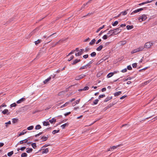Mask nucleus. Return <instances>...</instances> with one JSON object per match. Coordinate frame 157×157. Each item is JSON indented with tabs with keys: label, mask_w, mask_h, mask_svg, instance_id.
Masks as SVG:
<instances>
[{
	"label": "nucleus",
	"mask_w": 157,
	"mask_h": 157,
	"mask_svg": "<svg viewBox=\"0 0 157 157\" xmlns=\"http://www.w3.org/2000/svg\"><path fill=\"white\" fill-rule=\"evenodd\" d=\"M112 32H113V30H110L109 32L108 33H107L108 35H110L112 33Z\"/></svg>",
	"instance_id": "obj_46"
},
{
	"label": "nucleus",
	"mask_w": 157,
	"mask_h": 157,
	"mask_svg": "<svg viewBox=\"0 0 157 157\" xmlns=\"http://www.w3.org/2000/svg\"><path fill=\"white\" fill-rule=\"evenodd\" d=\"M112 98V97H108L104 100V102H107Z\"/></svg>",
	"instance_id": "obj_14"
},
{
	"label": "nucleus",
	"mask_w": 157,
	"mask_h": 157,
	"mask_svg": "<svg viewBox=\"0 0 157 157\" xmlns=\"http://www.w3.org/2000/svg\"><path fill=\"white\" fill-rule=\"evenodd\" d=\"M127 71V69L126 68H125L124 69L122 70L121 71V72L123 73H124L126 72Z\"/></svg>",
	"instance_id": "obj_52"
},
{
	"label": "nucleus",
	"mask_w": 157,
	"mask_h": 157,
	"mask_svg": "<svg viewBox=\"0 0 157 157\" xmlns=\"http://www.w3.org/2000/svg\"><path fill=\"white\" fill-rule=\"evenodd\" d=\"M86 68H87V67L85 65H84V66H83L81 67L80 68L79 70H81V69H86Z\"/></svg>",
	"instance_id": "obj_48"
},
{
	"label": "nucleus",
	"mask_w": 157,
	"mask_h": 157,
	"mask_svg": "<svg viewBox=\"0 0 157 157\" xmlns=\"http://www.w3.org/2000/svg\"><path fill=\"white\" fill-rule=\"evenodd\" d=\"M56 120L54 118H52V119L50 120L49 121L51 124H53L56 122Z\"/></svg>",
	"instance_id": "obj_19"
},
{
	"label": "nucleus",
	"mask_w": 157,
	"mask_h": 157,
	"mask_svg": "<svg viewBox=\"0 0 157 157\" xmlns=\"http://www.w3.org/2000/svg\"><path fill=\"white\" fill-rule=\"evenodd\" d=\"M108 37V35H104L103 36L102 38L104 40H106L107 39Z\"/></svg>",
	"instance_id": "obj_42"
},
{
	"label": "nucleus",
	"mask_w": 157,
	"mask_h": 157,
	"mask_svg": "<svg viewBox=\"0 0 157 157\" xmlns=\"http://www.w3.org/2000/svg\"><path fill=\"white\" fill-rule=\"evenodd\" d=\"M138 52V51L137 49V48H136L134 50H132L131 52V54H133L134 53H136L137 52Z\"/></svg>",
	"instance_id": "obj_30"
},
{
	"label": "nucleus",
	"mask_w": 157,
	"mask_h": 157,
	"mask_svg": "<svg viewBox=\"0 0 157 157\" xmlns=\"http://www.w3.org/2000/svg\"><path fill=\"white\" fill-rule=\"evenodd\" d=\"M96 40L95 39H93L90 42L89 44L90 45H92L94 44L96 42Z\"/></svg>",
	"instance_id": "obj_11"
},
{
	"label": "nucleus",
	"mask_w": 157,
	"mask_h": 157,
	"mask_svg": "<svg viewBox=\"0 0 157 157\" xmlns=\"http://www.w3.org/2000/svg\"><path fill=\"white\" fill-rule=\"evenodd\" d=\"M84 51V49H80L79 50V51L78 52V53H76L75 56H80L83 53Z\"/></svg>",
	"instance_id": "obj_5"
},
{
	"label": "nucleus",
	"mask_w": 157,
	"mask_h": 157,
	"mask_svg": "<svg viewBox=\"0 0 157 157\" xmlns=\"http://www.w3.org/2000/svg\"><path fill=\"white\" fill-rule=\"evenodd\" d=\"M71 112H67V113L64 114V116L66 117L67 116V115H68L69 114H71Z\"/></svg>",
	"instance_id": "obj_59"
},
{
	"label": "nucleus",
	"mask_w": 157,
	"mask_h": 157,
	"mask_svg": "<svg viewBox=\"0 0 157 157\" xmlns=\"http://www.w3.org/2000/svg\"><path fill=\"white\" fill-rule=\"evenodd\" d=\"M88 57V54H86V55H84L83 56V57L85 59H86V58H87Z\"/></svg>",
	"instance_id": "obj_58"
},
{
	"label": "nucleus",
	"mask_w": 157,
	"mask_h": 157,
	"mask_svg": "<svg viewBox=\"0 0 157 157\" xmlns=\"http://www.w3.org/2000/svg\"><path fill=\"white\" fill-rule=\"evenodd\" d=\"M147 18V17L145 14H143L142 16L139 17L138 18V19L140 22L144 21Z\"/></svg>",
	"instance_id": "obj_2"
},
{
	"label": "nucleus",
	"mask_w": 157,
	"mask_h": 157,
	"mask_svg": "<svg viewBox=\"0 0 157 157\" xmlns=\"http://www.w3.org/2000/svg\"><path fill=\"white\" fill-rule=\"evenodd\" d=\"M70 104V102H69L68 101L66 102L65 104L64 105H62L61 106L60 108H62L63 107L65 106H66Z\"/></svg>",
	"instance_id": "obj_24"
},
{
	"label": "nucleus",
	"mask_w": 157,
	"mask_h": 157,
	"mask_svg": "<svg viewBox=\"0 0 157 157\" xmlns=\"http://www.w3.org/2000/svg\"><path fill=\"white\" fill-rule=\"evenodd\" d=\"M41 42V40H38L37 41H35V44L36 45H37L38 44L40 43Z\"/></svg>",
	"instance_id": "obj_29"
},
{
	"label": "nucleus",
	"mask_w": 157,
	"mask_h": 157,
	"mask_svg": "<svg viewBox=\"0 0 157 157\" xmlns=\"http://www.w3.org/2000/svg\"><path fill=\"white\" fill-rule=\"evenodd\" d=\"M121 145V144H119L117 146H113L112 147H111V150L112 151H113L114 149L117 148V147H120Z\"/></svg>",
	"instance_id": "obj_15"
},
{
	"label": "nucleus",
	"mask_w": 157,
	"mask_h": 157,
	"mask_svg": "<svg viewBox=\"0 0 157 157\" xmlns=\"http://www.w3.org/2000/svg\"><path fill=\"white\" fill-rule=\"evenodd\" d=\"M2 113L4 114H9V110L7 109H5L4 110L2 111Z\"/></svg>",
	"instance_id": "obj_10"
},
{
	"label": "nucleus",
	"mask_w": 157,
	"mask_h": 157,
	"mask_svg": "<svg viewBox=\"0 0 157 157\" xmlns=\"http://www.w3.org/2000/svg\"><path fill=\"white\" fill-rule=\"evenodd\" d=\"M121 94V91H119L114 94V95L115 96H117L120 95Z\"/></svg>",
	"instance_id": "obj_17"
},
{
	"label": "nucleus",
	"mask_w": 157,
	"mask_h": 157,
	"mask_svg": "<svg viewBox=\"0 0 157 157\" xmlns=\"http://www.w3.org/2000/svg\"><path fill=\"white\" fill-rule=\"evenodd\" d=\"M113 75V73L110 72L109 73L107 76V78H109L112 76Z\"/></svg>",
	"instance_id": "obj_22"
},
{
	"label": "nucleus",
	"mask_w": 157,
	"mask_h": 157,
	"mask_svg": "<svg viewBox=\"0 0 157 157\" xmlns=\"http://www.w3.org/2000/svg\"><path fill=\"white\" fill-rule=\"evenodd\" d=\"M127 69L129 70H131L132 69V67L131 65H128L127 67Z\"/></svg>",
	"instance_id": "obj_50"
},
{
	"label": "nucleus",
	"mask_w": 157,
	"mask_h": 157,
	"mask_svg": "<svg viewBox=\"0 0 157 157\" xmlns=\"http://www.w3.org/2000/svg\"><path fill=\"white\" fill-rule=\"evenodd\" d=\"M48 152V148H46L45 149H44L43 151H42V154H46Z\"/></svg>",
	"instance_id": "obj_12"
},
{
	"label": "nucleus",
	"mask_w": 157,
	"mask_h": 157,
	"mask_svg": "<svg viewBox=\"0 0 157 157\" xmlns=\"http://www.w3.org/2000/svg\"><path fill=\"white\" fill-rule=\"evenodd\" d=\"M11 124V121H9L8 122H6L5 124H6V127H8V124Z\"/></svg>",
	"instance_id": "obj_44"
},
{
	"label": "nucleus",
	"mask_w": 157,
	"mask_h": 157,
	"mask_svg": "<svg viewBox=\"0 0 157 157\" xmlns=\"http://www.w3.org/2000/svg\"><path fill=\"white\" fill-rule=\"evenodd\" d=\"M31 145L33 147L34 149L36 148L37 147L36 143H35L32 144Z\"/></svg>",
	"instance_id": "obj_35"
},
{
	"label": "nucleus",
	"mask_w": 157,
	"mask_h": 157,
	"mask_svg": "<svg viewBox=\"0 0 157 157\" xmlns=\"http://www.w3.org/2000/svg\"><path fill=\"white\" fill-rule=\"evenodd\" d=\"M89 89V87L88 86H85L83 88L82 90H88Z\"/></svg>",
	"instance_id": "obj_47"
},
{
	"label": "nucleus",
	"mask_w": 157,
	"mask_h": 157,
	"mask_svg": "<svg viewBox=\"0 0 157 157\" xmlns=\"http://www.w3.org/2000/svg\"><path fill=\"white\" fill-rule=\"evenodd\" d=\"M92 0H89V1L87 2L86 3V4H83L82 8H84L86 5H87Z\"/></svg>",
	"instance_id": "obj_41"
},
{
	"label": "nucleus",
	"mask_w": 157,
	"mask_h": 157,
	"mask_svg": "<svg viewBox=\"0 0 157 157\" xmlns=\"http://www.w3.org/2000/svg\"><path fill=\"white\" fill-rule=\"evenodd\" d=\"M106 90V88L105 87L102 88L101 90V91L102 92H104V91H105Z\"/></svg>",
	"instance_id": "obj_64"
},
{
	"label": "nucleus",
	"mask_w": 157,
	"mask_h": 157,
	"mask_svg": "<svg viewBox=\"0 0 157 157\" xmlns=\"http://www.w3.org/2000/svg\"><path fill=\"white\" fill-rule=\"evenodd\" d=\"M55 75H51L50 77H48L47 79H46L44 81V84H46L52 78H55Z\"/></svg>",
	"instance_id": "obj_4"
},
{
	"label": "nucleus",
	"mask_w": 157,
	"mask_h": 157,
	"mask_svg": "<svg viewBox=\"0 0 157 157\" xmlns=\"http://www.w3.org/2000/svg\"><path fill=\"white\" fill-rule=\"evenodd\" d=\"M43 124L44 126H47L49 125L50 124L48 121L46 122L45 121H44L43 122Z\"/></svg>",
	"instance_id": "obj_23"
},
{
	"label": "nucleus",
	"mask_w": 157,
	"mask_h": 157,
	"mask_svg": "<svg viewBox=\"0 0 157 157\" xmlns=\"http://www.w3.org/2000/svg\"><path fill=\"white\" fill-rule=\"evenodd\" d=\"M27 132V130L25 129L23 131L21 132H20V136L24 135L25 133H26Z\"/></svg>",
	"instance_id": "obj_28"
},
{
	"label": "nucleus",
	"mask_w": 157,
	"mask_h": 157,
	"mask_svg": "<svg viewBox=\"0 0 157 157\" xmlns=\"http://www.w3.org/2000/svg\"><path fill=\"white\" fill-rule=\"evenodd\" d=\"M153 44V43L152 42H147L144 45V48H150Z\"/></svg>",
	"instance_id": "obj_3"
},
{
	"label": "nucleus",
	"mask_w": 157,
	"mask_h": 157,
	"mask_svg": "<svg viewBox=\"0 0 157 157\" xmlns=\"http://www.w3.org/2000/svg\"><path fill=\"white\" fill-rule=\"evenodd\" d=\"M26 150V152L28 153H30L33 150L32 148H27Z\"/></svg>",
	"instance_id": "obj_26"
},
{
	"label": "nucleus",
	"mask_w": 157,
	"mask_h": 157,
	"mask_svg": "<svg viewBox=\"0 0 157 157\" xmlns=\"http://www.w3.org/2000/svg\"><path fill=\"white\" fill-rule=\"evenodd\" d=\"M80 61V59H76L73 61V63L72 64L73 65H75Z\"/></svg>",
	"instance_id": "obj_16"
},
{
	"label": "nucleus",
	"mask_w": 157,
	"mask_h": 157,
	"mask_svg": "<svg viewBox=\"0 0 157 157\" xmlns=\"http://www.w3.org/2000/svg\"><path fill=\"white\" fill-rule=\"evenodd\" d=\"M63 41V40H60L59 41H58V42H56L55 43V45H57L58 44H59V43H60L62 42Z\"/></svg>",
	"instance_id": "obj_51"
},
{
	"label": "nucleus",
	"mask_w": 157,
	"mask_h": 157,
	"mask_svg": "<svg viewBox=\"0 0 157 157\" xmlns=\"http://www.w3.org/2000/svg\"><path fill=\"white\" fill-rule=\"evenodd\" d=\"M13 153V151H11L10 152H9L7 154V155L8 156H11Z\"/></svg>",
	"instance_id": "obj_39"
},
{
	"label": "nucleus",
	"mask_w": 157,
	"mask_h": 157,
	"mask_svg": "<svg viewBox=\"0 0 157 157\" xmlns=\"http://www.w3.org/2000/svg\"><path fill=\"white\" fill-rule=\"evenodd\" d=\"M144 48V46H141L137 48L138 52L142 51Z\"/></svg>",
	"instance_id": "obj_13"
},
{
	"label": "nucleus",
	"mask_w": 157,
	"mask_h": 157,
	"mask_svg": "<svg viewBox=\"0 0 157 157\" xmlns=\"http://www.w3.org/2000/svg\"><path fill=\"white\" fill-rule=\"evenodd\" d=\"M28 141V140L27 139H25L24 140H22L20 141V144H22L23 143H26Z\"/></svg>",
	"instance_id": "obj_31"
},
{
	"label": "nucleus",
	"mask_w": 157,
	"mask_h": 157,
	"mask_svg": "<svg viewBox=\"0 0 157 157\" xmlns=\"http://www.w3.org/2000/svg\"><path fill=\"white\" fill-rule=\"evenodd\" d=\"M80 99H79L78 100H77L76 101H75L73 102L72 104V105L73 106H74L77 104H78L79 103V101H80Z\"/></svg>",
	"instance_id": "obj_9"
},
{
	"label": "nucleus",
	"mask_w": 157,
	"mask_h": 157,
	"mask_svg": "<svg viewBox=\"0 0 157 157\" xmlns=\"http://www.w3.org/2000/svg\"><path fill=\"white\" fill-rule=\"evenodd\" d=\"M137 66V63H135L132 64V66L133 68H135Z\"/></svg>",
	"instance_id": "obj_49"
},
{
	"label": "nucleus",
	"mask_w": 157,
	"mask_h": 157,
	"mask_svg": "<svg viewBox=\"0 0 157 157\" xmlns=\"http://www.w3.org/2000/svg\"><path fill=\"white\" fill-rule=\"evenodd\" d=\"M133 28L132 25H127L126 26V28L128 30H130L132 29Z\"/></svg>",
	"instance_id": "obj_25"
},
{
	"label": "nucleus",
	"mask_w": 157,
	"mask_h": 157,
	"mask_svg": "<svg viewBox=\"0 0 157 157\" xmlns=\"http://www.w3.org/2000/svg\"><path fill=\"white\" fill-rule=\"evenodd\" d=\"M121 13L123 15H126L127 13L126 11H125L122 12Z\"/></svg>",
	"instance_id": "obj_57"
},
{
	"label": "nucleus",
	"mask_w": 157,
	"mask_h": 157,
	"mask_svg": "<svg viewBox=\"0 0 157 157\" xmlns=\"http://www.w3.org/2000/svg\"><path fill=\"white\" fill-rule=\"evenodd\" d=\"M48 137V135L46 136H44L41 138V139L43 141H46Z\"/></svg>",
	"instance_id": "obj_8"
},
{
	"label": "nucleus",
	"mask_w": 157,
	"mask_h": 157,
	"mask_svg": "<svg viewBox=\"0 0 157 157\" xmlns=\"http://www.w3.org/2000/svg\"><path fill=\"white\" fill-rule=\"evenodd\" d=\"M118 23V22L117 21H116L113 23H112V25L113 26H116Z\"/></svg>",
	"instance_id": "obj_36"
},
{
	"label": "nucleus",
	"mask_w": 157,
	"mask_h": 157,
	"mask_svg": "<svg viewBox=\"0 0 157 157\" xmlns=\"http://www.w3.org/2000/svg\"><path fill=\"white\" fill-rule=\"evenodd\" d=\"M126 43V40H123L119 42V44L121 45H123Z\"/></svg>",
	"instance_id": "obj_20"
},
{
	"label": "nucleus",
	"mask_w": 157,
	"mask_h": 157,
	"mask_svg": "<svg viewBox=\"0 0 157 157\" xmlns=\"http://www.w3.org/2000/svg\"><path fill=\"white\" fill-rule=\"evenodd\" d=\"M25 100V98H20V103L24 101Z\"/></svg>",
	"instance_id": "obj_60"
},
{
	"label": "nucleus",
	"mask_w": 157,
	"mask_h": 157,
	"mask_svg": "<svg viewBox=\"0 0 157 157\" xmlns=\"http://www.w3.org/2000/svg\"><path fill=\"white\" fill-rule=\"evenodd\" d=\"M105 26V25H103L101 27H99L96 31V33H98L101 30L104 28Z\"/></svg>",
	"instance_id": "obj_21"
},
{
	"label": "nucleus",
	"mask_w": 157,
	"mask_h": 157,
	"mask_svg": "<svg viewBox=\"0 0 157 157\" xmlns=\"http://www.w3.org/2000/svg\"><path fill=\"white\" fill-rule=\"evenodd\" d=\"M74 58V56H71L69 59L68 60V61H70L72 59H73Z\"/></svg>",
	"instance_id": "obj_54"
},
{
	"label": "nucleus",
	"mask_w": 157,
	"mask_h": 157,
	"mask_svg": "<svg viewBox=\"0 0 157 157\" xmlns=\"http://www.w3.org/2000/svg\"><path fill=\"white\" fill-rule=\"evenodd\" d=\"M25 148H26V147H21L20 148V150H21V151H23L24 150H25Z\"/></svg>",
	"instance_id": "obj_63"
},
{
	"label": "nucleus",
	"mask_w": 157,
	"mask_h": 157,
	"mask_svg": "<svg viewBox=\"0 0 157 157\" xmlns=\"http://www.w3.org/2000/svg\"><path fill=\"white\" fill-rule=\"evenodd\" d=\"M12 122L13 123H17L18 120V119L17 118H13V119Z\"/></svg>",
	"instance_id": "obj_37"
},
{
	"label": "nucleus",
	"mask_w": 157,
	"mask_h": 157,
	"mask_svg": "<svg viewBox=\"0 0 157 157\" xmlns=\"http://www.w3.org/2000/svg\"><path fill=\"white\" fill-rule=\"evenodd\" d=\"M59 132V130H54L52 132V133L53 134H55L56 133H57Z\"/></svg>",
	"instance_id": "obj_38"
},
{
	"label": "nucleus",
	"mask_w": 157,
	"mask_h": 157,
	"mask_svg": "<svg viewBox=\"0 0 157 157\" xmlns=\"http://www.w3.org/2000/svg\"><path fill=\"white\" fill-rule=\"evenodd\" d=\"M99 100L98 99L95 100L93 102V103L94 105H96L98 104Z\"/></svg>",
	"instance_id": "obj_43"
},
{
	"label": "nucleus",
	"mask_w": 157,
	"mask_h": 157,
	"mask_svg": "<svg viewBox=\"0 0 157 157\" xmlns=\"http://www.w3.org/2000/svg\"><path fill=\"white\" fill-rule=\"evenodd\" d=\"M143 10V9L142 8H141L140 9H138L136 10H134V11L132 12L131 13V15H133L134 13H136L137 12H139L140 11H141Z\"/></svg>",
	"instance_id": "obj_7"
},
{
	"label": "nucleus",
	"mask_w": 157,
	"mask_h": 157,
	"mask_svg": "<svg viewBox=\"0 0 157 157\" xmlns=\"http://www.w3.org/2000/svg\"><path fill=\"white\" fill-rule=\"evenodd\" d=\"M103 46L102 45H100L98 47L97 49L96 50L97 51H100L103 48Z\"/></svg>",
	"instance_id": "obj_18"
},
{
	"label": "nucleus",
	"mask_w": 157,
	"mask_h": 157,
	"mask_svg": "<svg viewBox=\"0 0 157 157\" xmlns=\"http://www.w3.org/2000/svg\"><path fill=\"white\" fill-rule=\"evenodd\" d=\"M6 106V105L4 104H3L1 105V106H0V108H1L2 107H5Z\"/></svg>",
	"instance_id": "obj_62"
},
{
	"label": "nucleus",
	"mask_w": 157,
	"mask_h": 157,
	"mask_svg": "<svg viewBox=\"0 0 157 157\" xmlns=\"http://www.w3.org/2000/svg\"><path fill=\"white\" fill-rule=\"evenodd\" d=\"M41 128V126L39 124L37 125L35 127V129L36 130L39 129Z\"/></svg>",
	"instance_id": "obj_34"
},
{
	"label": "nucleus",
	"mask_w": 157,
	"mask_h": 157,
	"mask_svg": "<svg viewBox=\"0 0 157 157\" xmlns=\"http://www.w3.org/2000/svg\"><path fill=\"white\" fill-rule=\"evenodd\" d=\"M86 76V75H84L82 74L79 76H76L75 78V79L76 80H79L82 79L84 77H85Z\"/></svg>",
	"instance_id": "obj_6"
},
{
	"label": "nucleus",
	"mask_w": 157,
	"mask_h": 157,
	"mask_svg": "<svg viewBox=\"0 0 157 157\" xmlns=\"http://www.w3.org/2000/svg\"><path fill=\"white\" fill-rule=\"evenodd\" d=\"M43 133V132H40V133H39L38 134H36V135L35 136V137H37L39 136L40 135H41V134H42Z\"/></svg>",
	"instance_id": "obj_53"
},
{
	"label": "nucleus",
	"mask_w": 157,
	"mask_h": 157,
	"mask_svg": "<svg viewBox=\"0 0 157 157\" xmlns=\"http://www.w3.org/2000/svg\"><path fill=\"white\" fill-rule=\"evenodd\" d=\"M154 0H151V1L148 0V1H147L146 2H145V4H147V3H149L151 2H152Z\"/></svg>",
	"instance_id": "obj_56"
},
{
	"label": "nucleus",
	"mask_w": 157,
	"mask_h": 157,
	"mask_svg": "<svg viewBox=\"0 0 157 157\" xmlns=\"http://www.w3.org/2000/svg\"><path fill=\"white\" fill-rule=\"evenodd\" d=\"M113 30V32H112V33L109 35V36L113 35H116L118 34L121 31V29H120V27H119Z\"/></svg>",
	"instance_id": "obj_1"
},
{
	"label": "nucleus",
	"mask_w": 157,
	"mask_h": 157,
	"mask_svg": "<svg viewBox=\"0 0 157 157\" xmlns=\"http://www.w3.org/2000/svg\"><path fill=\"white\" fill-rule=\"evenodd\" d=\"M16 105H16V103H13L12 104H11L10 105V106L11 107H15Z\"/></svg>",
	"instance_id": "obj_55"
},
{
	"label": "nucleus",
	"mask_w": 157,
	"mask_h": 157,
	"mask_svg": "<svg viewBox=\"0 0 157 157\" xmlns=\"http://www.w3.org/2000/svg\"><path fill=\"white\" fill-rule=\"evenodd\" d=\"M27 156V154L25 152L23 153L21 155V157H26Z\"/></svg>",
	"instance_id": "obj_32"
},
{
	"label": "nucleus",
	"mask_w": 157,
	"mask_h": 157,
	"mask_svg": "<svg viewBox=\"0 0 157 157\" xmlns=\"http://www.w3.org/2000/svg\"><path fill=\"white\" fill-rule=\"evenodd\" d=\"M68 124L67 123H65L61 126V127L62 129H64L66 126H67Z\"/></svg>",
	"instance_id": "obj_27"
},
{
	"label": "nucleus",
	"mask_w": 157,
	"mask_h": 157,
	"mask_svg": "<svg viewBox=\"0 0 157 157\" xmlns=\"http://www.w3.org/2000/svg\"><path fill=\"white\" fill-rule=\"evenodd\" d=\"M96 55V53L95 52H93L91 53L90 56L91 57H94Z\"/></svg>",
	"instance_id": "obj_40"
},
{
	"label": "nucleus",
	"mask_w": 157,
	"mask_h": 157,
	"mask_svg": "<svg viewBox=\"0 0 157 157\" xmlns=\"http://www.w3.org/2000/svg\"><path fill=\"white\" fill-rule=\"evenodd\" d=\"M34 128V126L33 125L30 126L27 128V129L28 130H32Z\"/></svg>",
	"instance_id": "obj_33"
},
{
	"label": "nucleus",
	"mask_w": 157,
	"mask_h": 157,
	"mask_svg": "<svg viewBox=\"0 0 157 157\" xmlns=\"http://www.w3.org/2000/svg\"><path fill=\"white\" fill-rule=\"evenodd\" d=\"M75 98H72V99H71V100H70L69 101H68L69 102H70V103H71V102H72L73 101H75Z\"/></svg>",
	"instance_id": "obj_61"
},
{
	"label": "nucleus",
	"mask_w": 157,
	"mask_h": 157,
	"mask_svg": "<svg viewBox=\"0 0 157 157\" xmlns=\"http://www.w3.org/2000/svg\"><path fill=\"white\" fill-rule=\"evenodd\" d=\"M105 97V94H102V95H99L98 97V98L100 99L102 98H103Z\"/></svg>",
	"instance_id": "obj_45"
}]
</instances>
